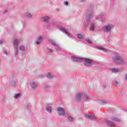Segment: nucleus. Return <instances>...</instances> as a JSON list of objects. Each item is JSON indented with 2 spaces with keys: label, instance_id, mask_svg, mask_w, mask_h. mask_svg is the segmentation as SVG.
<instances>
[{
  "label": "nucleus",
  "instance_id": "nucleus-1",
  "mask_svg": "<svg viewBox=\"0 0 127 127\" xmlns=\"http://www.w3.org/2000/svg\"><path fill=\"white\" fill-rule=\"evenodd\" d=\"M71 60L73 62H84V65L87 67L92 66L94 61L86 58L72 57Z\"/></svg>",
  "mask_w": 127,
  "mask_h": 127
},
{
  "label": "nucleus",
  "instance_id": "nucleus-2",
  "mask_svg": "<svg viewBox=\"0 0 127 127\" xmlns=\"http://www.w3.org/2000/svg\"><path fill=\"white\" fill-rule=\"evenodd\" d=\"M113 60L115 63H118L119 64H122V65L126 64L127 63V61L123 59V58L119 55H115L113 58Z\"/></svg>",
  "mask_w": 127,
  "mask_h": 127
},
{
  "label": "nucleus",
  "instance_id": "nucleus-3",
  "mask_svg": "<svg viewBox=\"0 0 127 127\" xmlns=\"http://www.w3.org/2000/svg\"><path fill=\"white\" fill-rule=\"evenodd\" d=\"M81 96L83 97L85 101L90 100V97H89V96H88L87 94L85 93H77L75 96L76 101H80Z\"/></svg>",
  "mask_w": 127,
  "mask_h": 127
},
{
  "label": "nucleus",
  "instance_id": "nucleus-4",
  "mask_svg": "<svg viewBox=\"0 0 127 127\" xmlns=\"http://www.w3.org/2000/svg\"><path fill=\"white\" fill-rule=\"evenodd\" d=\"M92 11H93V9L92 8H90L88 9V14L86 17V20L88 24H90V20H91V18L93 17V13H92Z\"/></svg>",
  "mask_w": 127,
  "mask_h": 127
},
{
  "label": "nucleus",
  "instance_id": "nucleus-5",
  "mask_svg": "<svg viewBox=\"0 0 127 127\" xmlns=\"http://www.w3.org/2000/svg\"><path fill=\"white\" fill-rule=\"evenodd\" d=\"M49 42L51 43L52 45L55 46V49L57 51H61V48H60L59 45L54 42L53 40L51 39H49Z\"/></svg>",
  "mask_w": 127,
  "mask_h": 127
},
{
  "label": "nucleus",
  "instance_id": "nucleus-6",
  "mask_svg": "<svg viewBox=\"0 0 127 127\" xmlns=\"http://www.w3.org/2000/svg\"><path fill=\"white\" fill-rule=\"evenodd\" d=\"M13 45L15 48V55H17V53H18V51L17 50V48H18V43H19V40H17V39H14L13 41Z\"/></svg>",
  "mask_w": 127,
  "mask_h": 127
},
{
  "label": "nucleus",
  "instance_id": "nucleus-7",
  "mask_svg": "<svg viewBox=\"0 0 127 127\" xmlns=\"http://www.w3.org/2000/svg\"><path fill=\"white\" fill-rule=\"evenodd\" d=\"M112 27L113 25H107L103 27V30L106 32H109L112 30Z\"/></svg>",
  "mask_w": 127,
  "mask_h": 127
},
{
  "label": "nucleus",
  "instance_id": "nucleus-8",
  "mask_svg": "<svg viewBox=\"0 0 127 127\" xmlns=\"http://www.w3.org/2000/svg\"><path fill=\"white\" fill-rule=\"evenodd\" d=\"M57 111L59 116H64V117H66V116H65V111L63 108L59 107L57 109Z\"/></svg>",
  "mask_w": 127,
  "mask_h": 127
},
{
  "label": "nucleus",
  "instance_id": "nucleus-9",
  "mask_svg": "<svg viewBox=\"0 0 127 127\" xmlns=\"http://www.w3.org/2000/svg\"><path fill=\"white\" fill-rule=\"evenodd\" d=\"M60 30H61V31H62L63 32H64V33H65V34H66V35L68 37H70V38L72 37V35H71V34L69 33V32H68L67 31V30L64 29V27H61L60 28Z\"/></svg>",
  "mask_w": 127,
  "mask_h": 127
},
{
  "label": "nucleus",
  "instance_id": "nucleus-10",
  "mask_svg": "<svg viewBox=\"0 0 127 127\" xmlns=\"http://www.w3.org/2000/svg\"><path fill=\"white\" fill-rule=\"evenodd\" d=\"M43 39V36H39L37 38V40L36 41V44L37 45H39L42 42V40Z\"/></svg>",
  "mask_w": 127,
  "mask_h": 127
},
{
  "label": "nucleus",
  "instance_id": "nucleus-11",
  "mask_svg": "<svg viewBox=\"0 0 127 127\" xmlns=\"http://www.w3.org/2000/svg\"><path fill=\"white\" fill-rule=\"evenodd\" d=\"M105 122L106 123L107 126L108 127H116V125H115V123L114 122H112L107 119L105 120Z\"/></svg>",
  "mask_w": 127,
  "mask_h": 127
},
{
  "label": "nucleus",
  "instance_id": "nucleus-12",
  "mask_svg": "<svg viewBox=\"0 0 127 127\" xmlns=\"http://www.w3.org/2000/svg\"><path fill=\"white\" fill-rule=\"evenodd\" d=\"M30 85L32 89H35L38 87V84L34 82H30Z\"/></svg>",
  "mask_w": 127,
  "mask_h": 127
},
{
  "label": "nucleus",
  "instance_id": "nucleus-13",
  "mask_svg": "<svg viewBox=\"0 0 127 127\" xmlns=\"http://www.w3.org/2000/svg\"><path fill=\"white\" fill-rule=\"evenodd\" d=\"M87 119H89V120H94L95 119V115L92 114H87L85 115Z\"/></svg>",
  "mask_w": 127,
  "mask_h": 127
},
{
  "label": "nucleus",
  "instance_id": "nucleus-14",
  "mask_svg": "<svg viewBox=\"0 0 127 127\" xmlns=\"http://www.w3.org/2000/svg\"><path fill=\"white\" fill-rule=\"evenodd\" d=\"M111 121H113V122H116V123H119L121 120H120V118L118 117H113L111 118Z\"/></svg>",
  "mask_w": 127,
  "mask_h": 127
},
{
  "label": "nucleus",
  "instance_id": "nucleus-15",
  "mask_svg": "<svg viewBox=\"0 0 127 127\" xmlns=\"http://www.w3.org/2000/svg\"><path fill=\"white\" fill-rule=\"evenodd\" d=\"M103 18H105V16L103 13H101V14L96 17V19H103Z\"/></svg>",
  "mask_w": 127,
  "mask_h": 127
},
{
  "label": "nucleus",
  "instance_id": "nucleus-16",
  "mask_svg": "<svg viewBox=\"0 0 127 127\" xmlns=\"http://www.w3.org/2000/svg\"><path fill=\"white\" fill-rule=\"evenodd\" d=\"M50 19V17L48 16L43 17L42 18L43 22H46V23H47L49 21Z\"/></svg>",
  "mask_w": 127,
  "mask_h": 127
},
{
  "label": "nucleus",
  "instance_id": "nucleus-17",
  "mask_svg": "<svg viewBox=\"0 0 127 127\" xmlns=\"http://www.w3.org/2000/svg\"><path fill=\"white\" fill-rule=\"evenodd\" d=\"M26 17H27V18H31L32 17V14L31 13H30V12H27L25 13V14Z\"/></svg>",
  "mask_w": 127,
  "mask_h": 127
},
{
  "label": "nucleus",
  "instance_id": "nucleus-18",
  "mask_svg": "<svg viewBox=\"0 0 127 127\" xmlns=\"http://www.w3.org/2000/svg\"><path fill=\"white\" fill-rule=\"evenodd\" d=\"M46 110L48 113H52V108L50 106H47L46 108Z\"/></svg>",
  "mask_w": 127,
  "mask_h": 127
},
{
  "label": "nucleus",
  "instance_id": "nucleus-19",
  "mask_svg": "<svg viewBox=\"0 0 127 127\" xmlns=\"http://www.w3.org/2000/svg\"><path fill=\"white\" fill-rule=\"evenodd\" d=\"M47 77L49 79H52V78H55V76L53 75V74H51V73H49L47 74Z\"/></svg>",
  "mask_w": 127,
  "mask_h": 127
},
{
  "label": "nucleus",
  "instance_id": "nucleus-20",
  "mask_svg": "<svg viewBox=\"0 0 127 127\" xmlns=\"http://www.w3.org/2000/svg\"><path fill=\"white\" fill-rule=\"evenodd\" d=\"M17 82V79H15L11 81V85L12 86H15V85H16Z\"/></svg>",
  "mask_w": 127,
  "mask_h": 127
},
{
  "label": "nucleus",
  "instance_id": "nucleus-21",
  "mask_svg": "<svg viewBox=\"0 0 127 127\" xmlns=\"http://www.w3.org/2000/svg\"><path fill=\"white\" fill-rule=\"evenodd\" d=\"M95 30V24L92 23L90 27V31H94Z\"/></svg>",
  "mask_w": 127,
  "mask_h": 127
},
{
  "label": "nucleus",
  "instance_id": "nucleus-22",
  "mask_svg": "<svg viewBox=\"0 0 127 127\" xmlns=\"http://www.w3.org/2000/svg\"><path fill=\"white\" fill-rule=\"evenodd\" d=\"M77 38L79 39H83V35L79 34L77 35Z\"/></svg>",
  "mask_w": 127,
  "mask_h": 127
},
{
  "label": "nucleus",
  "instance_id": "nucleus-23",
  "mask_svg": "<svg viewBox=\"0 0 127 127\" xmlns=\"http://www.w3.org/2000/svg\"><path fill=\"white\" fill-rule=\"evenodd\" d=\"M25 49V48L23 46H20L19 47V50H21V51H23Z\"/></svg>",
  "mask_w": 127,
  "mask_h": 127
},
{
  "label": "nucleus",
  "instance_id": "nucleus-24",
  "mask_svg": "<svg viewBox=\"0 0 127 127\" xmlns=\"http://www.w3.org/2000/svg\"><path fill=\"white\" fill-rule=\"evenodd\" d=\"M112 71L115 73H118V72H120V70L116 68H112Z\"/></svg>",
  "mask_w": 127,
  "mask_h": 127
},
{
  "label": "nucleus",
  "instance_id": "nucleus-25",
  "mask_svg": "<svg viewBox=\"0 0 127 127\" xmlns=\"http://www.w3.org/2000/svg\"><path fill=\"white\" fill-rule=\"evenodd\" d=\"M19 97H20V94L18 93L14 95V98H15V99H17L18 98H19Z\"/></svg>",
  "mask_w": 127,
  "mask_h": 127
},
{
  "label": "nucleus",
  "instance_id": "nucleus-26",
  "mask_svg": "<svg viewBox=\"0 0 127 127\" xmlns=\"http://www.w3.org/2000/svg\"><path fill=\"white\" fill-rule=\"evenodd\" d=\"M99 50H102V51H105V52L107 51V49H106V48H105L103 47H101L99 48Z\"/></svg>",
  "mask_w": 127,
  "mask_h": 127
},
{
  "label": "nucleus",
  "instance_id": "nucleus-27",
  "mask_svg": "<svg viewBox=\"0 0 127 127\" xmlns=\"http://www.w3.org/2000/svg\"><path fill=\"white\" fill-rule=\"evenodd\" d=\"M69 122H73V118L71 116H68Z\"/></svg>",
  "mask_w": 127,
  "mask_h": 127
},
{
  "label": "nucleus",
  "instance_id": "nucleus-28",
  "mask_svg": "<svg viewBox=\"0 0 127 127\" xmlns=\"http://www.w3.org/2000/svg\"><path fill=\"white\" fill-rule=\"evenodd\" d=\"M86 42L88 43H89L91 44V43H92V41H91V40H90L89 39H87L86 40Z\"/></svg>",
  "mask_w": 127,
  "mask_h": 127
},
{
  "label": "nucleus",
  "instance_id": "nucleus-29",
  "mask_svg": "<svg viewBox=\"0 0 127 127\" xmlns=\"http://www.w3.org/2000/svg\"><path fill=\"white\" fill-rule=\"evenodd\" d=\"M2 43H4V40H0V44H2Z\"/></svg>",
  "mask_w": 127,
  "mask_h": 127
},
{
  "label": "nucleus",
  "instance_id": "nucleus-30",
  "mask_svg": "<svg viewBox=\"0 0 127 127\" xmlns=\"http://www.w3.org/2000/svg\"><path fill=\"white\" fill-rule=\"evenodd\" d=\"M119 83H120V82L119 81H116L115 82V86H118V84H119Z\"/></svg>",
  "mask_w": 127,
  "mask_h": 127
},
{
  "label": "nucleus",
  "instance_id": "nucleus-31",
  "mask_svg": "<svg viewBox=\"0 0 127 127\" xmlns=\"http://www.w3.org/2000/svg\"><path fill=\"white\" fill-rule=\"evenodd\" d=\"M49 88H50V86H45V90H48V89H49Z\"/></svg>",
  "mask_w": 127,
  "mask_h": 127
},
{
  "label": "nucleus",
  "instance_id": "nucleus-32",
  "mask_svg": "<svg viewBox=\"0 0 127 127\" xmlns=\"http://www.w3.org/2000/svg\"><path fill=\"white\" fill-rule=\"evenodd\" d=\"M3 52L4 54H6V55H7V52H6V50L4 49H3Z\"/></svg>",
  "mask_w": 127,
  "mask_h": 127
},
{
  "label": "nucleus",
  "instance_id": "nucleus-33",
  "mask_svg": "<svg viewBox=\"0 0 127 127\" xmlns=\"http://www.w3.org/2000/svg\"><path fill=\"white\" fill-rule=\"evenodd\" d=\"M68 1H65L64 2V5H68Z\"/></svg>",
  "mask_w": 127,
  "mask_h": 127
},
{
  "label": "nucleus",
  "instance_id": "nucleus-34",
  "mask_svg": "<svg viewBox=\"0 0 127 127\" xmlns=\"http://www.w3.org/2000/svg\"><path fill=\"white\" fill-rule=\"evenodd\" d=\"M49 51L50 52H51V53H52V52H53V50H52V49H49Z\"/></svg>",
  "mask_w": 127,
  "mask_h": 127
},
{
  "label": "nucleus",
  "instance_id": "nucleus-35",
  "mask_svg": "<svg viewBox=\"0 0 127 127\" xmlns=\"http://www.w3.org/2000/svg\"><path fill=\"white\" fill-rule=\"evenodd\" d=\"M125 79L127 80V73L126 74Z\"/></svg>",
  "mask_w": 127,
  "mask_h": 127
},
{
  "label": "nucleus",
  "instance_id": "nucleus-36",
  "mask_svg": "<svg viewBox=\"0 0 127 127\" xmlns=\"http://www.w3.org/2000/svg\"><path fill=\"white\" fill-rule=\"evenodd\" d=\"M80 1L81 2H84V1H85V0H80Z\"/></svg>",
  "mask_w": 127,
  "mask_h": 127
},
{
  "label": "nucleus",
  "instance_id": "nucleus-37",
  "mask_svg": "<svg viewBox=\"0 0 127 127\" xmlns=\"http://www.w3.org/2000/svg\"><path fill=\"white\" fill-rule=\"evenodd\" d=\"M58 10L59 11V9H58Z\"/></svg>",
  "mask_w": 127,
  "mask_h": 127
}]
</instances>
